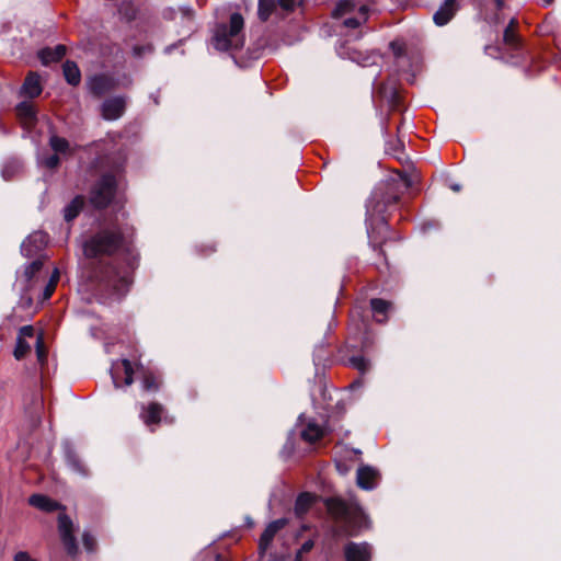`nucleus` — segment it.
<instances>
[{
    "label": "nucleus",
    "instance_id": "nucleus-1",
    "mask_svg": "<svg viewBox=\"0 0 561 561\" xmlns=\"http://www.w3.org/2000/svg\"><path fill=\"white\" fill-rule=\"evenodd\" d=\"M135 240L134 225L116 219L83 242V254L90 260L83 272L89 290L117 298L129 291L140 259Z\"/></svg>",
    "mask_w": 561,
    "mask_h": 561
},
{
    "label": "nucleus",
    "instance_id": "nucleus-20",
    "mask_svg": "<svg viewBox=\"0 0 561 561\" xmlns=\"http://www.w3.org/2000/svg\"><path fill=\"white\" fill-rule=\"evenodd\" d=\"M66 55V47L57 45L55 48H44L38 53L42 64L47 66L51 62L59 61Z\"/></svg>",
    "mask_w": 561,
    "mask_h": 561
},
{
    "label": "nucleus",
    "instance_id": "nucleus-13",
    "mask_svg": "<svg viewBox=\"0 0 561 561\" xmlns=\"http://www.w3.org/2000/svg\"><path fill=\"white\" fill-rule=\"evenodd\" d=\"M16 116L25 129H31L36 124V110L32 102L23 101L15 107Z\"/></svg>",
    "mask_w": 561,
    "mask_h": 561
},
{
    "label": "nucleus",
    "instance_id": "nucleus-31",
    "mask_svg": "<svg viewBox=\"0 0 561 561\" xmlns=\"http://www.w3.org/2000/svg\"><path fill=\"white\" fill-rule=\"evenodd\" d=\"M360 19L357 18H348L344 21V25L346 27L356 28L367 19V9L365 5L359 7Z\"/></svg>",
    "mask_w": 561,
    "mask_h": 561
},
{
    "label": "nucleus",
    "instance_id": "nucleus-53",
    "mask_svg": "<svg viewBox=\"0 0 561 561\" xmlns=\"http://www.w3.org/2000/svg\"><path fill=\"white\" fill-rule=\"evenodd\" d=\"M216 561H222L219 556L216 557Z\"/></svg>",
    "mask_w": 561,
    "mask_h": 561
},
{
    "label": "nucleus",
    "instance_id": "nucleus-43",
    "mask_svg": "<svg viewBox=\"0 0 561 561\" xmlns=\"http://www.w3.org/2000/svg\"><path fill=\"white\" fill-rule=\"evenodd\" d=\"M312 547H313V542H312L311 540L306 541V542L301 546V548H300V550L298 551L297 556H299V558H301V554H302V553H307V552H309V551L312 549Z\"/></svg>",
    "mask_w": 561,
    "mask_h": 561
},
{
    "label": "nucleus",
    "instance_id": "nucleus-17",
    "mask_svg": "<svg viewBox=\"0 0 561 561\" xmlns=\"http://www.w3.org/2000/svg\"><path fill=\"white\" fill-rule=\"evenodd\" d=\"M518 25V20L516 18H512L503 33L504 44L513 50H517L520 47V37L517 33Z\"/></svg>",
    "mask_w": 561,
    "mask_h": 561
},
{
    "label": "nucleus",
    "instance_id": "nucleus-4",
    "mask_svg": "<svg viewBox=\"0 0 561 561\" xmlns=\"http://www.w3.org/2000/svg\"><path fill=\"white\" fill-rule=\"evenodd\" d=\"M244 41V19L241 13L234 12L227 22L216 24L211 44L219 51H236L243 47Z\"/></svg>",
    "mask_w": 561,
    "mask_h": 561
},
{
    "label": "nucleus",
    "instance_id": "nucleus-46",
    "mask_svg": "<svg viewBox=\"0 0 561 561\" xmlns=\"http://www.w3.org/2000/svg\"><path fill=\"white\" fill-rule=\"evenodd\" d=\"M496 10L501 11L504 8V0H494Z\"/></svg>",
    "mask_w": 561,
    "mask_h": 561
},
{
    "label": "nucleus",
    "instance_id": "nucleus-15",
    "mask_svg": "<svg viewBox=\"0 0 561 561\" xmlns=\"http://www.w3.org/2000/svg\"><path fill=\"white\" fill-rule=\"evenodd\" d=\"M164 408L158 402H151L142 407L140 419L147 426L158 425L162 421Z\"/></svg>",
    "mask_w": 561,
    "mask_h": 561
},
{
    "label": "nucleus",
    "instance_id": "nucleus-25",
    "mask_svg": "<svg viewBox=\"0 0 561 561\" xmlns=\"http://www.w3.org/2000/svg\"><path fill=\"white\" fill-rule=\"evenodd\" d=\"M84 197L82 195L76 196L64 210V216L67 221L75 219L84 206Z\"/></svg>",
    "mask_w": 561,
    "mask_h": 561
},
{
    "label": "nucleus",
    "instance_id": "nucleus-27",
    "mask_svg": "<svg viewBox=\"0 0 561 561\" xmlns=\"http://www.w3.org/2000/svg\"><path fill=\"white\" fill-rule=\"evenodd\" d=\"M355 10V3L353 0H340L333 11L334 18H342L343 15Z\"/></svg>",
    "mask_w": 561,
    "mask_h": 561
},
{
    "label": "nucleus",
    "instance_id": "nucleus-29",
    "mask_svg": "<svg viewBox=\"0 0 561 561\" xmlns=\"http://www.w3.org/2000/svg\"><path fill=\"white\" fill-rule=\"evenodd\" d=\"M277 528H265L264 533L261 536L259 549L260 553H264L268 548L271 541L274 539Z\"/></svg>",
    "mask_w": 561,
    "mask_h": 561
},
{
    "label": "nucleus",
    "instance_id": "nucleus-50",
    "mask_svg": "<svg viewBox=\"0 0 561 561\" xmlns=\"http://www.w3.org/2000/svg\"><path fill=\"white\" fill-rule=\"evenodd\" d=\"M102 142L103 141H98V142L92 144V146L100 147L102 145ZM89 147H91V145Z\"/></svg>",
    "mask_w": 561,
    "mask_h": 561
},
{
    "label": "nucleus",
    "instance_id": "nucleus-3",
    "mask_svg": "<svg viewBox=\"0 0 561 561\" xmlns=\"http://www.w3.org/2000/svg\"><path fill=\"white\" fill-rule=\"evenodd\" d=\"M102 168L99 180L92 185L89 193V201L94 208L104 209L114 199L118 185L123 179L124 164L122 161L108 163L107 160H100Z\"/></svg>",
    "mask_w": 561,
    "mask_h": 561
},
{
    "label": "nucleus",
    "instance_id": "nucleus-37",
    "mask_svg": "<svg viewBox=\"0 0 561 561\" xmlns=\"http://www.w3.org/2000/svg\"><path fill=\"white\" fill-rule=\"evenodd\" d=\"M278 9L283 13L293 12L295 9V0H276Z\"/></svg>",
    "mask_w": 561,
    "mask_h": 561
},
{
    "label": "nucleus",
    "instance_id": "nucleus-51",
    "mask_svg": "<svg viewBox=\"0 0 561 561\" xmlns=\"http://www.w3.org/2000/svg\"><path fill=\"white\" fill-rule=\"evenodd\" d=\"M546 4H551L553 0H543Z\"/></svg>",
    "mask_w": 561,
    "mask_h": 561
},
{
    "label": "nucleus",
    "instance_id": "nucleus-24",
    "mask_svg": "<svg viewBox=\"0 0 561 561\" xmlns=\"http://www.w3.org/2000/svg\"><path fill=\"white\" fill-rule=\"evenodd\" d=\"M323 428L314 422H309L301 432L305 442L314 443L323 437Z\"/></svg>",
    "mask_w": 561,
    "mask_h": 561
},
{
    "label": "nucleus",
    "instance_id": "nucleus-28",
    "mask_svg": "<svg viewBox=\"0 0 561 561\" xmlns=\"http://www.w3.org/2000/svg\"><path fill=\"white\" fill-rule=\"evenodd\" d=\"M44 262L41 259L34 260L28 265L25 266L24 277L27 282L33 280L35 275L41 272L43 268Z\"/></svg>",
    "mask_w": 561,
    "mask_h": 561
},
{
    "label": "nucleus",
    "instance_id": "nucleus-12",
    "mask_svg": "<svg viewBox=\"0 0 561 561\" xmlns=\"http://www.w3.org/2000/svg\"><path fill=\"white\" fill-rule=\"evenodd\" d=\"M48 237L42 231L34 232L22 243L21 251L23 255L31 257L39 252L47 243Z\"/></svg>",
    "mask_w": 561,
    "mask_h": 561
},
{
    "label": "nucleus",
    "instance_id": "nucleus-11",
    "mask_svg": "<svg viewBox=\"0 0 561 561\" xmlns=\"http://www.w3.org/2000/svg\"><path fill=\"white\" fill-rule=\"evenodd\" d=\"M380 474L378 470L370 466H362L357 469V485L364 490H373L378 485Z\"/></svg>",
    "mask_w": 561,
    "mask_h": 561
},
{
    "label": "nucleus",
    "instance_id": "nucleus-16",
    "mask_svg": "<svg viewBox=\"0 0 561 561\" xmlns=\"http://www.w3.org/2000/svg\"><path fill=\"white\" fill-rule=\"evenodd\" d=\"M346 561H369L371 557L370 547L367 543L351 542L344 550Z\"/></svg>",
    "mask_w": 561,
    "mask_h": 561
},
{
    "label": "nucleus",
    "instance_id": "nucleus-49",
    "mask_svg": "<svg viewBox=\"0 0 561 561\" xmlns=\"http://www.w3.org/2000/svg\"><path fill=\"white\" fill-rule=\"evenodd\" d=\"M163 420H164L167 423H173V422H174V417H172V416H170V417H169V416H167V415H165V416L163 417Z\"/></svg>",
    "mask_w": 561,
    "mask_h": 561
},
{
    "label": "nucleus",
    "instance_id": "nucleus-41",
    "mask_svg": "<svg viewBox=\"0 0 561 561\" xmlns=\"http://www.w3.org/2000/svg\"><path fill=\"white\" fill-rule=\"evenodd\" d=\"M13 561H36L34 558H32L27 552L20 551L15 553Z\"/></svg>",
    "mask_w": 561,
    "mask_h": 561
},
{
    "label": "nucleus",
    "instance_id": "nucleus-39",
    "mask_svg": "<svg viewBox=\"0 0 561 561\" xmlns=\"http://www.w3.org/2000/svg\"><path fill=\"white\" fill-rule=\"evenodd\" d=\"M35 334V330L32 325H24L19 330L18 339H26L33 337Z\"/></svg>",
    "mask_w": 561,
    "mask_h": 561
},
{
    "label": "nucleus",
    "instance_id": "nucleus-19",
    "mask_svg": "<svg viewBox=\"0 0 561 561\" xmlns=\"http://www.w3.org/2000/svg\"><path fill=\"white\" fill-rule=\"evenodd\" d=\"M41 78L37 73L31 72L26 76L22 85V94L34 99L42 93Z\"/></svg>",
    "mask_w": 561,
    "mask_h": 561
},
{
    "label": "nucleus",
    "instance_id": "nucleus-6",
    "mask_svg": "<svg viewBox=\"0 0 561 561\" xmlns=\"http://www.w3.org/2000/svg\"><path fill=\"white\" fill-rule=\"evenodd\" d=\"M28 504L45 513L58 512V526H72V522L66 515L62 505L47 495L33 494L28 499Z\"/></svg>",
    "mask_w": 561,
    "mask_h": 561
},
{
    "label": "nucleus",
    "instance_id": "nucleus-18",
    "mask_svg": "<svg viewBox=\"0 0 561 561\" xmlns=\"http://www.w3.org/2000/svg\"><path fill=\"white\" fill-rule=\"evenodd\" d=\"M49 146L54 152L64 158L71 157L76 149L79 148L78 146H71L66 138L59 137L57 135L50 136Z\"/></svg>",
    "mask_w": 561,
    "mask_h": 561
},
{
    "label": "nucleus",
    "instance_id": "nucleus-47",
    "mask_svg": "<svg viewBox=\"0 0 561 561\" xmlns=\"http://www.w3.org/2000/svg\"><path fill=\"white\" fill-rule=\"evenodd\" d=\"M376 57H377V56H375V55H374V56H370V58H373V59H375ZM368 59H369V57H368V58H366L365 60H363V61H358V62H359L360 65H363V66H367V65H368V62H367V61H368ZM373 62H375V60H373Z\"/></svg>",
    "mask_w": 561,
    "mask_h": 561
},
{
    "label": "nucleus",
    "instance_id": "nucleus-33",
    "mask_svg": "<svg viewBox=\"0 0 561 561\" xmlns=\"http://www.w3.org/2000/svg\"><path fill=\"white\" fill-rule=\"evenodd\" d=\"M144 388L148 391H156L159 389L160 381L153 375H146L142 379Z\"/></svg>",
    "mask_w": 561,
    "mask_h": 561
},
{
    "label": "nucleus",
    "instance_id": "nucleus-35",
    "mask_svg": "<svg viewBox=\"0 0 561 561\" xmlns=\"http://www.w3.org/2000/svg\"><path fill=\"white\" fill-rule=\"evenodd\" d=\"M68 462L75 471H77L81 474H87V469H85L84 465L76 456H69Z\"/></svg>",
    "mask_w": 561,
    "mask_h": 561
},
{
    "label": "nucleus",
    "instance_id": "nucleus-38",
    "mask_svg": "<svg viewBox=\"0 0 561 561\" xmlns=\"http://www.w3.org/2000/svg\"><path fill=\"white\" fill-rule=\"evenodd\" d=\"M390 48L394 56L400 57L405 51V45L401 41H393L390 43Z\"/></svg>",
    "mask_w": 561,
    "mask_h": 561
},
{
    "label": "nucleus",
    "instance_id": "nucleus-40",
    "mask_svg": "<svg viewBox=\"0 0 561 561\" xmlns=\"http://www.w3.org/2000/svg\"><path fill=\"white\" fill-rule=\"evenodd\" d=\"M83 545L88 551H93L95 547V540L92 536H90L88 533H84L82 535Z\"/></svg>",
    "mask_w": 561,
    "mask_h": 561
},
{
    "label": "nucleus",
    "instance_id": "nucleus-2",
    "mask_svg": "<svg viewBox=\"0 0 561 561\" xmlns=\"http://www.w3.org/2000/svg\"><path fill=\"white\" fill-rule=\"evenodd\" d=\"M419 181V174L408 175L398 171L396 176L381 183L373 193L368 204V236L374 244L381 245L388 232L387 215L396 209L401 195Z\"/></svg>",
    "mask_w": 561,
    "mask_h": 561
},
{
    "label": "nucleus",
    "instance_id": "nucleus-45",
    "mask_svg": "<svg viewBox=\"0 0 561 561\" xmlns=\"http://www.w3.org/2000/svg\"><path fill=\"white\" fill-rule=\"evenodd\" d=\"M58 282H59V271H58V268H55L48 283L57 286Z\"/></svg>",
    "mask_w": 561,
    "mask_h": 561
},
{
    "label": "nucleus",
    "instance_id": "nucleus-52",
    "mask_svg": "<svg viewBox=\"0 0 561 561\" xmlns=\"http://www.w3.org/2000/svg\"><path fill=\"white\" fill-rule=\"evenodd\" d=\"M295 561H301V558H299V556H296V560Z\"/></svg>",
    "mask_w": 561,
    "mask_h": 561
},
{
    "label": "nucleus",
    "instance_id": "nucleus-10",
    "mask_svg": "<svg viewBox=\"0 0 561 561\" xmlns=\"http://www.w3.org/2000/svg\"><path fill=\"white\" fill-rule=\"evenodd\" d=\"M133 375L134 370L128 359H123L112 368V378L116 388L122 385L130 386L134 381Z\"/></svg>",
    "mask_w": 561,
    "mask_h": 561
},
{
    "label": "nucleus",
    "instance_id": "nucleus-48",
    "mask_svg": "<svg viewBox=\"0 0 561 561\" xmlns=\"http://www.w3.org/2000/svg\"><path fill=\"white\" fill-rule=\"evenodd\" d=\"M268 526L276 527V526H284V524L282 520H276V522L271 523Z\"/></svg>",
    "mask_w": 561,
    "mask_h": 561
},
{
    "label": "nucleus",
    "instance_id": "nucleus-5",
    "mask_svg": "<svg viewBox=\"0 0 561 561\" xmlns=\"http://www.w3.org/2000/svg\"><path fill=\"white\" fill-rule=\"evenodd\" d=\"M323 504L330 516L337 522L353 523L354 526H363L367 523L362 507L354 501L329 497L323 501Z\"/></svg>",
    "mask_w": 561,
    "mask_h": 561
},
{
    "label": "nucleus",
    "instance_id": "nucleus-8",
    "mask_svg": "<svg viewBox=\"0 0 561 561\" xmlns=\"http://www.w3.org/2000/svg\"><path fill=\"white\" fill-rule=\"evenodd\" d=\"M126 110V98L113 96L105 100L101 106L102 117L106 121H115L123 116Z\"/></svg>",
    "mask_w": 561,
    "mask_h": 561
},
{
    "label": "nucleus",
    "instance_id": "nucleus-44",
    "mask_svg": "<svg viewBox=\"0 0 561 561\" xmlns=\"http://www.w3.org/2000/svg\"><path fill=\"white\" fill-rule=\"evenodd\" d=\"M180 12L183 18L191 20L193 18V10L190 8H180Z\"/></svg>",
    "mask_w": 561,
    "mask_h": 561
},
{
    "label": "nucleus",
    "instance_id": "nucleus-32",
    "mask_svg": "<svg viewBox=\"0 0 561 561\" xmlns=\"http://www.w3.org/2000/svg\"><path fill=\"white\" fill-rule=\"evenodd\" d=\"M350 363L355 369L359 370L362 374L366 373L370 367L369 362L363 356H353L352 358H350Z\"/></svg>",
    "mask_w": 561,
    "mask_h": 561
},
{
    "label": "nucleus",
    "instance_id": "nucleus-9",
    "mask_svg": "<svg viewBox=\"0 0 561 561\" xmlns=\"http://www.w3.org/2000/svg\"><path fill=\"white\" fill-rule=\"evenodd\" d=\"M320 502L321 497L317 494L302 492L296 499L294 513L298 518H304L306 515L313 512Z\"/></svg>",
    "mask_w": 561,
    "mask_h": 561
},
{
    "label": "nucleus",
    "instance_id": "nucleus-26",
    "mask_svg": "<svg viewBox=\"0 0 561 561\" xmlns=\"http://www.w3.org/2000/svg\"><path fill=\"white\" fill-rule=\"evenodd\" d=\"M75 528H61L60 537L67 552L71 556L78 551V545L76 536L73 534Z\"/></svg>",
    "mask_w": 561,
    "mask_h": 561
},
{
    "label": "nucleus",
    "instance_id": "nucleus-7",
    "mask_svg": "<svg viewBox=\"0 0 561 561\" xmlns=\"http://www.w3.org/2000/svg\"><path fill=\"white\" fill-rule=\"evenodd\" d=\"M88 87L93 95L100 98L115 90L118 87V81L110 75L101 73L91 77Z\"/></svg>",
    "mask_w": 561,
    "mask_h": 561
},
{
    "label": "nucleus",
    "instance_id": "nucleus-22",
    "mask_svg": "<svg viewBox=\"0 0 561 561\" xmlns=\"http://www.w3.org/2000/svg\"><path fill=\"white\" fill-rule=\"evenodd\" d=\"M66 81L71 85H78L81 81V72L75 61L67 60L62 65Z\"/></svg>",
    "mask_w": 561,
    "mask_h": 561
},
{
    "label": "nucleus",
    "instance_id": "nucleus-14",
    "mask_svg": "<svg viewBox=\"0 0 561 561\" xmlns=\"http://www.w3.org/2000/svg\"><path fill=\"white\" fill-rule=\"evenodd\" d=\"M459 5L457 0H445L444 3L434 13L433 20L436 25H446L458 11Z\"/></svg>",
    "mask_w": 561,
    "mask_h": 561
},
{
    "label": "nucleus",
    "instance_id": "nucleus-23",
    "mask_svg": "<svg viewBox=\"0 0 561 561\" xmlns=\"http://www.w3.org/2000/svg\"><path fill=\"white\" fill-rule=\"evenodd\" d=\"M371 310L378 322H386L387 313L391 308V304L387 300L375 298L370 300Z\"/></svg>",
    "mask_w": 561,
    "mask_h": 561
},
{
    "label": "nucleus",
    "instance_id": "nucleus-36",
    "mask_svg": "<svg viewBox=\"0 0 561 561\" xmlns=\"http://www.w3.org/2000/svg\"><path fill=\"white\" fill-rule=\"evenodd\" d=\"M42 163L48 169H56L60 164L59 154L56 152L43 159Z\"/></svg>",
    "mask_w": 561,
    "mask_h": 561
},
{
    "label": "nucleus",
    "instance_id": "nucleus-42",
    "mask_svg": "<svg viewBox=\"0 0 561 561\" xmlns=\"http://www.w3.org/2000/svg\"><path fill=\"white\" fill-rule=\"evenodd\" d=\"M56 289V285L48 283L43 293V300H47L51 297Z\"/></svg>",
    "mask_w": 561,
    "mask_h": 561
},
{
    "label": "nucleus",
    "instance_id": "nucleus-21",
    "mask_svg": "<svg viewBox=\"0 0 561 561\" xmlns=\"http://www.w3.org/2000/svg\"><path fill=\"white\" fill-rule=\"evenodd\" d=\"M274 13L278 14L276 0H259L257 16L262 22H266Z\"/></svg>",
    "mask_w": 561,
    "mask_h": 561
},
{
    "label": "nucleus",
    "instance_id": "nucleus-34",
    "mask_svg": "<svg viewBox=\"0 0 561 561\" xmlns=\"http://www.w3.org/2000/svg\"><path fill=\"white\" fill-rule=\"evenodd\" d=\"M36 355H37L38 362H41L42 364L46 362L47 351H46V347L44 345V341H43L42 334L37 336V341H36Z\"/></svg>",
    "mask_w": 561,
    "mask_h": 561
},
{
    "label": "nucleus",
    "instance_id": "nucleus-30",
    "mask_svg": "<svg viewBox=\"0 0 561 561\" xmlns=\"http://www.w3.org/2000/svg\"><path fill=\"white\" fill-rule=\"evenodd\" d=\"M31 351L30 344L24 339H16V345L13 352L18 360L24 358Z\"/></svg>",
    "mask_w": 561,
    "mask_h": 561
}]
</instances>
